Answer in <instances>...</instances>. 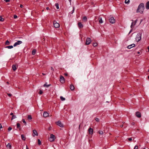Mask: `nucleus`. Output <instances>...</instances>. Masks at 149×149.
I'll list each match as a JSON object with an SVG mask.
<instances>
[{
  "label": "nucleus",
  "mask_w": 149,
  "mask_h": 149,
  "mask_svg": "<svg viewBox=\"0 0 149 149\" xmlns=\"http://www.w3.org/2000/svg\"><path fill=\"white\" fill-rule=\"evenodd\" d=\"M109 21L110 22L111 24H113L115 22V20L113 17H109Z\"/></svg>",
  "instance_id": "20e7f679"
},
{
  "label": "nucleus",
  "mask_w": 149,
  "mask_h": 149,
  "mask_svg": "<svg viewBox=\"0 0 149 149\" xmlns=\"http://www.w3.org/2000/svg\"><path fill=\"white\" fill-rule=\"evenodd\" d=\"M143 21V19H141V21H140V24L141 22Z\"/></svg>",
  "instance_id": "6e6d98bb"
},
{
  "label": "nucleus",
  "mask_w": 149,
  "mask_h": 149,
  "mask_svg": "<svg viewBox=\"0 0 149 149\" xmlns=\"http://www.w3.org/2000/svg\"><path fill=\"white\" fill-rule=\"evenodd\" d=\"M78 25L79 28L80 29L82 28L83 27V25L82 24L81 22H79L78 23Z\"/></svg>",
  "instance_id": "4468645a"
},
{
  "label": "nucleus",
  "mask_w": 149,
  "mask_h": 149,
  "mask_svg": "<svg viewBox=\"0 0 149 149\" xmlns=\"http://www.w3.org/2000/svg\"><path fill=\"white\" fill-rule=\"evenodd\" d=\"M55 138V136L53 134H50V137L49 138V140L51 142L53 141L54 140Z\"/></svg>",
  "instance_id": "7ed1b4c3"
},
{
  "label": "nucleus",
  "mask_w": 149,
  "mask_h": 149,
  "mask_svg": "<svg viewBox=\"0 0 149 149\" xmlns=\"http://www.w3.org/2000/svg\"><path fill=\"white\" fill-rule=\"evenodd\" d=\"M51 70H52L53 72L54 71V69L52 67H51Z\"/></svg>",
  "instance_id": "8fccbe9b"
},
{
  "label": "nucleus",
  "mask_w": 149,
  "mask_h": 149,
  "mask_svg": "<svg viewBox=\"0 0 149 149\" xmlns=\"http://www.w3.org/2000/svg\"><path fill=\"white\" fill-rule=\"evenodd\" d=\"M7 94L8 95V96L9 97H10L12 96V94H11L10 93H7Z\"/></svg>",
  "instance_id": "79ce46f5"
},
{
  "label": "nucleus",
  "mask_w": 149,
  "mask_h": 149,
  "mask_svg": "<svg viewBox=\"0 0 149 149\" xmlns=\"http://www.w3.org/2000/svg\"><path fill=\"white\" fill-rule=\"evenodd\" d=\"M42 91L40 90L39 91V93L40 94H42Z\"/></svg>",
  "instance_id": "a19ab883"
},
{
  "label": "nucleus",
  "mask_w": 149,
  "mask_h": 149,
  "mask_svg": "<svg viewBox=\"0 0 149 149\" xmlns=\"http://www.w3.org/2000/svg\"><path fill=\"white\" fill-rule=\"evenodd\" d=\"M123 125H120V126L121 127H123Z\"/></svg>",
  "instance_id": "680f3d73"
},
{
  "label": "nucleus",
  "mask_w": 149,
  "mask_h": 149,
  "mask_svg": "<svg viewBox=\"0 0 149 149\" xmlns=\"http://www.w3.org/2000/svg\"><path fill=\"white\" fill-rule=\"evenodd\" d=\"M91 42V40L90 38H87L86 40V44L87 45H89Z\"/></svg>",
  "instance_id": "423d86ee"
},
{
  "label": "nucleus",
  "mask_w": 149,
  "mask_h": 149,
  "mask_svg": "<svg viewBox=\"0 0 149 149\" xmlns=\"http://www.w3.org/2000/svg\"><path fill=\"white\" fill-rule=\"evenodd\" d=\"M4 20V19L1 16H0V21L3 22Z\"/></svg>",
  "instance_id": "f704fd0d"
},
{
  "label": "nucleus",
  "mask_w": 149,
  "mask_h": 149,
  "mask_svg": "<svg viewBox=\"0 0 149 149\" xmlns=\"http://www.w3.org/2000/svg\"><path fill=\"white\" fill-rule=\"evenodd\" d=\"M38 145H40L41 144V142L40 140L39 139H38Z\"/></svg>",
  "instance_id": "2f4dec72"
},
{
  "label": "nucleus",
  "mask_w": 149,
  "mask_h": 149,
  "mask_svg": "<svg viewBox=\"0 0 149 149\" xmlns=\"http://www.w3.org/2000/svg\"><path fill=\"white\" fill-rule=\"evenodd\" d=\"M56 124L57 125L61 127H63V124L59 120L57 121L56 122Z\"/></svg>",
  "instance_id": "6e6552de"
},
{
  "label": "nucleus",
  "mask_w": 149,
  "mask_h": 149,
  "mask_svg": "<svg viewBox=\"0 0 149 149\" xmlns=\"http://www.w3.org/2000/svg\"><path fill=\"white\" fill-rule=\"evenodd\" d=\"M65 76H68V74L67 73H65Z\"/></svg>",
  "instance_id": "bf43d9fd"
},
{
  "label": "nucleus",
  "mask_w": 149,
  "mask_h": 149,
  "mask_svg": "<svg viewBox=\"0 0 149 149\" xmlns=\"http://www.w3.org/2000/svg\"><path fill=\"white\" fill-rule=\"evenodd\" d=\"M13 48V46L12 45L8 46L5 47V48H8V49H11L12 48Z\"/></svg>",
  "instance_id": "aec40b11"
},
{
  "label": "nucleus",
  "mask_w": 149,
  "mask_h": 149,
  "mask_svg": "<svg viewBox=\"0 0 149 149\" xmlns=\"http://www.w3.org/2000/svg\"><path fill=\"white\" fill-rule=\"evenodd\" d=\"M74 7H73V10H72L69 13V14H72L73 13H74Z\"/></svg>",
  "instance_id": "a878e982"
},
{
  "label": "nucleus",
  "mask_w": 149,
  "mask_h": 149,
  "mask_svg": "<svg viewBox=\"0 0 149 149\" xmlns=\"http://www.w3.org/2000/svg\"><path fill=\"white\" fill-rule=\"evenodd\" d=\"M60 81L62 84H63L65 82L64 78L61 75L60 77Z\"/></svg>",
  "instance_id": "1a4fd4ad"
},
{
  "label": "nucleus",
  "mask_w": 149,
  "mask_h": 149,
  "mask_svg": "<svg viewBox=\"0 0 149 149\" xmlns=\"http://www.w3.org/2000/svg\"><path fill=\"white\" fill-rule=\"evenodd\" d=\"M134 22H132L131 23V25L130 26L131 28V29H132V26H134Z\"/></svg>",
  "instance_id": "c9c22d12"
},
{
  "label": "nucleus",
  "mask_w": 149,
  "mask_h": 149,
  "mask_svg": "<svg viewBox=\"0 0 149 149\" xmlns=\"http://www.w3.org/2000/svg\"><path fill=\"white\" fill-rule=\"evenodd\" d=\"M148 72H149V69H148Z\"/></svg>",
  "instance_id": "338daca9"
},
{
  "label": "nucleus",
  "mask_w": 149,
  "mask_h": 149,
  "mask_svg": "<svg viewBox=\"0 0 149 149\" xmlns=\"http://www.w3.org/2000/svg\"><path fill=\"white\" fill-rule=\"evenodd\" d=\"M6 147L9 148V149H10L11 148V146L10 143H8V144L7 145Z\"/></svg>",
  "instance_id": "412c9836"
},
{
  "label": "nucleus",
  "mask_w": 149,
  "mask_h": 149,
  "mask_svg": "<svg viewBox=\"0 0 149 149\" xmlns=\"http://www.w3.org/2000/svg\"><path fill=\"white\" fill-rule=\"evenodd\" d=\"M131 124H132V125H134V123L133 122V123H132Z\"/></svg>",
  "instance_id": "13d9d810"
},
{
  "label": "nucleus",
  "mask_w": 149,
  "mask_h": 149,
  "mask_svg": "<svg viewBox=\"0 0 149 149\" xmlns=\"http://www.w3.org/2000/svg\"><path fill=\"white\" fill-rule=\"evenodd\" d=\"M148 51L149 52V46H148Z\"/></svg>",
  "instance_id": "052dcab7"
},
{
  "label": "nucleus",
  "mask_w": 149,
  "mask_h": 149,
  "mask_svg": "<svg viewBox=\"0 0 149 149\" xmlns=\"http://www.w3.org/2000/svg\"><path fill=\"white\" fill-rule=\"evenodd\" d=\"M17 128H18L19 130H21V128L20 127V124L19 123H17Z\"/></svg>",
  "instance_id": "6ab92c4d"
},
{
  "label": "nucleus",
  "mask_w": 149,
  "mask_h": 149,
  "mask_svg": "<svg viewBox=\"0 0 149 149\" xmlns=\"http://www.w3.org/2000/svg\"><path fill=\"white\" fill-rule=\"evenodd\" d=\"M22 121L25 124V125H26V123L25 120V119H22Z\"/></svg>",
  "instance_id": "e433bc0d"
},
{
  "label": "nucleus",
  "mask_w": 149,
  "mask_h": 149,
  "mask_svg": "<svg viewBox=\"0 0 149 149\" xmlns=\"http://www.w3.org/2000/svg\"><path fill=\"white\" fill-rule=\"evenodd\" d=\"M138 20L137 19H136L134 23V25H135L136 23L137 22Z\"/></svg>",
  "instance_id": "37998d69"
},
{
  "label": "nucleus",
  "mask_w": 149,
  "mask_h": 149,
  "mask_svg": "<svg viewBox=\"0 0 149 149\" xmlns=\"http://www.w3.org/2000/svg\"><path fill=\"white\" fill-rule=\"evenodd\" d=\"M12 129V128L10 127H9L8 129V132L10 131Z\"/></svg>",
  "instance_id": "58836bf2"
},
{
  "label": "nucleus",
  "mask_w": 149,
  "mask_h": 149,
  "mask_svg": "<svg viewBox=\"0 0 149 149\" xmlns=\"http://www.w3.org/2000/svg\"><path fill=\"white\" fill-rule=\"evenodd\" d=\"M128 140L129 141H131L132 140V138H128Z\"/></svg>",
  "instance_id": "09e8293b"
},
{
  "label": "nucleus",
  "mask_w": 149,
  "mask_h": 149,
  "mask_svg": "<svg viewBox=\"0 0 149 149\" xmlns=\"http://www.w3.org/2000/svg\"><path fill=\"white\" fill-rule=\"evenodd\" d=\"M99 22L100 24H102L103 22L102 18L99 17Z\"/></svg>",
  "instance_id": "5701e85b"
},
{
  "label": "nucleus",
  "mask_w": 149,
  "mask_h": 149,
  "mask_svg": "<svg viewBox=\"0 0 149 149\" xmlns=\"http://www.w3.org/2000/svg\"><path fill=\"white\" fill-rule=\"evenodd\" d=\"M10 115H11V116H13V115H13V113L12 112H11L10 113Z\"/></svg>",
  "instance_id": "5fc2aeb1"
},
{
  "label": "nucleus",
  "mask_w": 149,
  "mask_h": 149,
  "mask_svg": "<svg viewBox=\"0 0 149 149\" xmlns=\"http://www.w3.org/2000/svg\"><path fill=\"white\" fill-rule=\"evenodd\" d=\"M146 8L147 9H149V1L146 3Z\"/></svg>",
  "instance_id": "dca6fc26"
},
{
  "label": "nucleus",
  "mask_w": 149,
  "mask_h": 149,
  "mask_svg": "<svg viewBox=\"0 0 149 149\" xmlns=\"http://www.w3.org/2000/svg\"><path fill=\"white\" fill-rule=\"evenodd\" d=\"M148 79H149V75L148 76Z\"/></svg>",
  "instance_id": "774afa93"
},
{
  "label": "nucleus",
  "mask_w": 149,
  "mask_h": 149,
  "mask_svg": "<svg viewBox=\"0 0 149 149\" xmlns=\"http://www.w3.org/2000/svg\"><path fill=\"white\" fill-rule=\"evenodd\" d=\"M144 9V5L143 3H141L139 6L138 8L136 10L137 13L139 12L142 13Z\"/></svg>",
  "instance_id": "f257e3e1"
},
{
  "label": "nucleus",
  "mask_w": 149,
  "mask_h": 149,
  "mask_svg": "<svg viewBox=\"0 0 149 149\" xmlns=\"http://www.w3.org/2000/svg\"><path fill=\"white\" fill-rule=\"evenodd\" d=\"M89 133L90 134H92L93 132V129L91 127H90L88 130Z\"/></svg>",
  "instance_id": "ddd939ff"
},
{
  "label": "nucleus",
  "mask_w": 149,
  "mask_h": 149,
  "mask_svg": "<svg viewBox=\"0 0 149 149\" xmlns=\"http://www.w3.org/2000/svg\"><path fill=\"white\" fill-rule=\"evenodd\" d=\"M22 42L21 41L18 40L17 42H15L13 45V46L15 47L18 45H19L21 44Z\"/></svg>",
  "instance_id": "39448f33"
},
{
  "label": "nucleus",
  "mask_w": 149,
  "mask_h": 149,
  "mask_svg": "<svg viewBox=\"0 0 149 149\" xmlns=\"http://www.w3.org/2000/svg\"><path fill=\"white\" fill-rule=\"evenodd\" d=\"M33 136H38V133L37 131L35 130H33Z\"/></svg>",
  "instance_id": "9d476101"
},
{
  "label": "nucleus",
  "mask_w": 149,
  "mask_h": 149,
  "mask_svg": "<svg viewBox=\"0 0 149 149\" xmlns=\"http://www.w3.org/2000/svg\"><path fill=\"white\" fill-rule=\"evenodd\" d=\"M49 115V113L46 111H45L43 114V116L44 117H47Z\"/></svg>",
  "instance_id": "2eb2a0df"
},
{
  "label": "nucleus",
  "mask_w": 149,
  "mask_h": 149,
  "mask_svg": "<svg viewBox=\"0 0 149 149\" xmlns=\"http://www.w3.org/2000/svg\"><path fill=\"white\" fill-rule=\"evenodd\" d=\"M70 88L71 90L73 91L74 90V86L72 84H71L70 86Z\"/></svg>",
  "instance_id": "a211bd4d"
},
{
  "label": "nucleus",
  "mask_w": 149,
  "mask_h": 149,
  "mask_svg": "<svg viewBox=\"0 0 149 149\" xmlns=\"http://www.w3.org/2000/svg\"><path fill=\"white\" fill-rule=\"evenodd\" d=\"M55 6L56 7V8L57 9H59V4L58 3H56L55 4Z\"/></svg>",
  "instance_id": "7c9ffc66"
},
{
  "label": "nucleus",
  "mask_w": 149,
  "mask_h": 149,
  "mask_svg": "<svg viewBox=\"0 0 149 149\" xmlns=\"http://www.w3.org/2000/svg\"><path fill=\"white\" fill-rule=\"evenodd\" d=\"M21 136L22 139L23 140L25 141L26 140V138L25 137L24 134L21 135Z\"/></svg>",
  "instance_id": "4be33fe9"
},
{
  "label": "nucleus",
  "mask_w": 149,
  "mask_h": 149,
  "mask_svg": "<svg viewBox=\"0 0 149 149\" xmlns=\"http://www.w3.org/2000/svg\"><path fill=\"white\" fill-rule=\"evenodd\" d=\"M137 53H138V54H140V52H138Z\"/></svg>",
  "instance_id": "0e129e2a"
},
{
  "label": "nucleus",
  "mask_w": 149,
  "mask_h": 149,
  "mask_svg": "<svg viewBox=\"0 0 149 149\" xmlns=\"http://www.w3.org/2000/svg\"><path fill=\"white\" fill-rule=\"evenodd\" d=\"M46 8V9L47 10L50 9L49 7H47Z\"/></svg>",
  "instance_id": "3c124183"
},
{
  "label": "nucleus",
  "mask_w": 149,
  "mask_h": 149,
  "mask_svg": "<svg viewBox=\"0 0 149 149\" xmlns=\"http://www.w3.org/2000/svg\"><path fill=\"white\" fill-rule=\"evenodd\" d=\"M47 83H46L43 86L44 87L48 88L49 87V86L51 85V84L47 85Z\"/></svg>",
  "instance_id": "b1692460"
},
{
  "label": "nucleus",
  "mask_w": 149,
  "mask_h": 149,
  "mask_svg": "<svg viewBox=\"0 0 149 149\" xmlns=\"http://www.w3.org/2000/svg\"><path fill=\"white\" fill-rule=\"evenodd\" d=\"M60 98L61 100L62 101H64L65 99V98L63 97L62 96H60Z\"/></svg>",
  "instance_id": "c756f323"
},
{
  "label": "nucleus",
  "mask_w": 149,
  "mask_h": 149,
  "mask_svg": "<svg viewBox=\"0 0 149 149\" xmlns=\"http://www.w3.org/2000/svg\"><path fill=\"white\" fill-rule=\"evenodd\" d=\"M132 29H131V30L130 31L129 33H130V32L132 31Z\"/></svg>",
  "instance_id": "e2e57ef3"
},
{
  "label": "nucleus",
  "mask_w": 149,
  "mask_h": 149,
  "mask_svg": "<svg viewBox=\"0 0 149 149\" xmlns=\"http://www.w3.org/2000/svg\"><path fill=\"white\" fill-rule=\"evenodd\" d=\"M130 2V0H125V3L128 4Z\"/></svg>",
  "instance_id": "473e14b6"
},
{
  "label": "nucleus",
  "mask_w": 149,
  "mask_h": 149,
  "mask_svg": "<svg viewBox=\"0 0 149 149\" xmlns=\"http://www.w3.org/2000/svg\"><path fill=\"white\" fill-rule=\"evenodd\" d=\"M28 119L29 120H31L32 119L31 116V115H28Z\"/></svg>",
  "instance_id": "c85d7f7f"
},
{
  "label": "nucleus",
  "mask_w": 149,
  "mask_h": 149,
  "mask_svg": "<svg viewBox=\"0 0 149 149\" xmlns=\"http://www.w3.org/2000/svg\"><path fill=\"white\" fill-rule=\"evenodd\" d=\"M53 24L54 27L56 28H58L60 26L59 24L57 23L55 21L53 22Z\"/></svg>",
  "instance_id": "0eeeda50"
},
{
  "label": "nucleus",
  "mask_w": 149,
  "mask_h": 149,
  "mask_svg": "<svg viewBox=\"0 0 149 149\" xmlns=\"http://www.w3.org/2000/svg\"><path fill=\"white\" fill-rule=\"evenodd\" d=\"M12 68L14 71H15L17 69L15 65H13L12 66Z\"/></svg>",
  "instance_id": "f3484780"
},
{
  "label": "nucleus",
  "mask_w": 149,
  "mask_h": 149,
  "mask_svg": "<svg viewBox=\"0 0 149 149\" xmlns=\"http://www.w3.org/2000/svg\"><path fill=\"white\" fill-rule=\"evenodd\" d=\"M83 20L84 22H86L87 20V18L86 17V16L84 17Z\"/></svg>",
  "instance_id": "bb28decb"
},
{
  "label": "nucleus",
  "mask_w": 149,
  "mask_h": 149,
  "mask_svg": "<svg viewBox=\"0 0 149 149\" xmlns=\"http://www.w3.org/2000/svg\"><path fill=\"white\" fill-rule=\"evenodd\" d=\"M10 44V42L8 40H6V41L5 44V45H9Z\"/></svg>",
  "instance_id": "cd10ccee"
},
{
  "label": "nucleus",
  "mask_w": 149,
  "mask_h": 149,
  "mask_svg": "<svg viewBox=\"0 0 149 149\" xmlns=\"http://www.w3.org/2000/svg\"><path fill=\"white\" fill-rule=\"evenodd\" d=\"M136 115L137 117L139 118H140L141 117V113L139 111H137L136 112Z\"/></svg>",
  "instance_id": "f8f14e48"
},
{
  "label": "nucleus",
  "mask_w": 149,
  "mask_h": 149,
  "mask_svg": "<svg viewBox=\"0 0 149 149\" xmlns=\"http://www.w3.org/2000/svg\"><path fill=\"white\" fill-rule=\"evenodd\" d=\"M141 33H138L136 35L135 40L137 42H139L141 39Z\"/></svg>",
  "instance_id": "f03ea898"
},
{
  "label": "nucleus",
  "mask_w": 149,
  "mask_h": 149,
  "mask_svg": "<svg viewBox=\"0 0 149 149\" xmlns=\"http://www.w3.org/2000/svg\"><path fill=\"white\" fill-rule=\"evenodd\" d=\"M13 17L14 19H16L17 18V17L16 15H14Z\"/></svg>",
  "instance_id": "a18cd8bd"
},
{
  "label": "nucleus",
  "mask_w": 149,
  "mask_h": 149,
  "mask_svg": "<svg viewBox=\"0 0 149 149\" xmlns=\"http://www.w3.org/2000/svg\"><path fill=\"white\" fill-rule=\"evenodd\" d=\"M2 128L1 124L0 123V129Z\"/></svg>",
  "instance_id": "603ef678"
},
{
  "label": "nucleus",
  "mask_w": 149,
  "mask_h": 149,
  "mask_svg": "<svg viewBox=\"0 0 149 149\" xmlns=\"http://www.w3.org/2000/svg\"><path fill=\"white\" fill-rule=\"evenodd\" d=\"M23 7V6L22 4H21L20 5V7L21 8H22Z\"/></svg>",
  "instance_id": "864d4df0"
},
{
  "label": "nucleus",
  "mask_w": 149,
  "mask_h": 149,
  "mask_svg": "<svg viewBox=\"0 0 149 149\" xmlns=\"http://www.w3.org/2000/svg\"><path fill=\"white\" fill-rule=\"evenodd\" d=\"M135 46V45L134 44H132L130 45H128L127 48L129 49H130L132 47H133Z\"/></svg>",
  "instance_id": "9b49d317"
},
{
  "label": "nucleus",
  "mask_w": 149,
  "mask_h": 149,
  "mask_svg": "<svg viewBox=\"0 0 149 149\" xmlns=\"http://www.w3.org/2000/svg\"><path fill=\"white\" fill-rule=\"evenodd\" d=\"M134 149H138V146H135L134 148Z\"/></svg>",
  "instance_id": "c03bdc74"
},
{
  "label": "nucleus",
  "mask_w": 149,
  "mask_h": 149,
  "mask_svg": "<svg viewBox=\"0 0 149 149\" xmlns=\"http://www.w3.org/2000/svg\"><path fill=\"white\" fill-rule=\"evenodd\" d=\"M16 118V116L15 115H13L12 117L11 120H12L13 119H15Z\"/></svg>",
  "instance_id": "72a5a7b5"
},
{
  "label": "nucleus",
  "mask_w": 149,
  "mask_h": 149,
  "mask_svg": "<svg viewBox=\"0 0 149 149\" xmlns=\"http://www.w3.org/2000/svg\"><path fill=\"white\" fill-rule=\"evenodd\" d=\"M6 2H9L10 1V0H4Z\"/></svg>",
  "instance_id": "de8ad7c7"
},
{
  "label": "nucleus",
  "mask_w": 149,
  "mask_h": 149,
  "mask_svg": "<svg viewBox=\"0 0 149 149\" xmlns=\"http://www.w3.org/2000/svg\"><path fill=\"white\" fill-rule=\"evenodd\" d=\"M95 120L96 122H99V119L98 118H95Z\"/></svg>",
  "instance_id": "49530a36"
},
{
  "label": "nucleus",
  "mask_w": 149,
  "mask_h": 149,
  "mask_svg": "<svg viewBox=\"0 0 149 149\" xmlns=\"http://www.w3.org/2000/svg\"><path fill=\"white\" fill-rule=\"evenodd\" d=\"M42 74L43 75H45V74L44 73H42Z\"/></svg>",
  "instance_id": "69168bd1"
},
{
  "label": "nucleus",
  "mask_w": 149,
  "mask_h": 149,
  "mask_svg": "<svg viewBox=\"0 0 149 149\" xmlns=\"http://www.w3.org/2000/svg\"><path fill=\"white\" fill-rule=\"evenodd\" d=\"M36 52V50L35 49H33L32 52V54L33 55H34L35 54Z\"/></svg>",
  "instance_id": "393cba45"
},
{
  "label": "nucleus",
  "mask_w": 149,
  "mask_h": 149,
  "mask_svg": "<svg viewBox=\"0 0 149 149\" xmlns=\"http://www.w3.org/2000/svg\"><path fill=\"white\" fill-rule=\"evenodd\" d=\"M26 149H29V148L27 146V145H26Z\"/></svg>",
  "instance_id": "4d7b16f0"
},
{
  "label": "nucleus",
  "mask_w": 149,
  "mask_h": 149,
  "mask_svg": "<svg viewBox=\"0 0 149 149\" xmlns=\"http://www.w3.org/2000/svg\"><path fill=\"white\" fill-rule=\"evenodd\" d=\"M99 133L100 134H103V132L102 131H99Z\"/></svg>",
  "instance_id": "ea45409f"
},
{
  "label": "nucleus",
  "mask_w": 149,
  "mask_h": 149,
  "mask_svg": "<svg viewBox=\"0 0 149 149\" xmlns=\"http://www.w3.org/2000/svg\"><path fill=\"white\" fill-rule=\"evenodd\" d=\"M97 45V43L96 42H94L93 43V46L94 47L96 46Z\"/></svg>",
  "instance_id": "4c0bfd02"
}]
</instances>
